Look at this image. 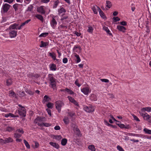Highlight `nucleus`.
<instances>
[{"instance_id": "nucleus-21", "label": "nucleus", "mask_w": 151, "mask_h": 151, "mask_svg": "<svg viewBox=\"0 0 151 151\" xmlns=\"http://www.w3.org/2000/svg\"><path fill=\"white\" fill-rule=\"evenodd\" d=\"M50 99V98H49L47 96L45 95L44 97L42 102L43 103H45L46 102L49 101Z\"/></svg>"}, {"instance_id": "nucleus-55", "label": "nucleus", "mask_w": 151, "mask_h": 151, "mask_svg": "<svg viewBox=\"0 0 151 151\" xmlns=\"http://www.w3.org/2000/svg\"><path fill=\"white\" fill-rule=\"evenodd\" d=\"M0 143L2 145L6 144V142H5V139H0Z\"/></svg>"}, {"instance_id": "nucleus-35", "label": "nucleus", "mask_w": 151, "mask_h": 151, "mask_svg": "<svg viewBox=\"0 0 151 151\" xmlns=\"http://www.w3.org/2000/svg\"><path fill=\"white\" fill-rule=\"evenodd\" d=\"M39 122H45L46 121V119L45 117L37 116Z\"/></svg>"}, {"instance_id": "nucleus-50", "label": "nucleus", "mask_w": 151, "mask_h": 151, "mask_svg": "<svg viewBox=\"0 0 151 151\" xmlns=\"http://www.w3.org/2000/svg\"><path fill=\"white\" fill-rule=\"evenodd\" d=\"M16 132H20V133H22V134H23V133L24 132V131H23V129H17L16 130Z\"/></svg>"}, {"instance_id": "nucleus-22", "label": "nucleus", "mask_w": 151, "mask_h": 151, "mask_svg": "<svg viewBox=\"0 0 151 151\" xmlns=\"http://www.w3.org/2000/svg\"><path fill=\"white\" fill-rule=\"evenodd\" d=\"M90 99L91 100L93 101H96L97 99L96 96L94 94H92L91 95L90 97Z\"/></svg>"}, {"instance_id": "nucleus-18", "label": "nucleus", "mask_w": 151, "mask_h": 151, "mask_svg": "<svg viewBox=\"0 0 151 151\" xmlns=\"http://www.w3.org/2000/svg\"><path fill=\"white\" fill-rule=\"evenodd\" d=\"M13 141V139L10 137H9L8 138H6L5 139V142H6V144L12 142Z\"/></svg>"}, {"instance_id": "nucleus-7", "label": "nucleus", "mask_w": 151, "mask_h": 151, "mask_svg": "<svg viewBox=\"0 0 151 151\" xmlns=\"http://www.w3.org/2000/svg\"><path fill=\"white\" fill-rule=\"evenodd\" d=\"M83 109L86 111L88 113L93 112L94 111V109L92 106H85L84 107Z\"/></svg>"}, {"instance_id": "nucleus-38", "label": "nucleus", "mask_w": 151, "mask_h": 151, "mask_svg": "<svg viewBox=\"0 0 151 151\" xmlns=\"http://www.w3.org/2000/svg\"><path fill=\"white\" fill-rule=\"evenodd\" d=\"M48 35V32H44L41 34L40 35H39V37H45L47 36Z\"/></svg>"}, {"instance_id": "nucleus-48", "label": "nucleus", "mask_w": 151, "mask_h": 151, "mask_svg": "<svg viewBox=\"0 0 151 151\" xmlns=\"http://www.w3.org/2000/svg\"><path fill=\"white\" fill-rule=\"evenodd\" d=\"M132 116L134 118V119L136 120L137 122H139L140 121V120L139 119V118L137 117V116H135L134 114L132 115Z\"/></svg>"}, {"instance_id": "nucleus-58", "label": "nucleus", "mask_w": 151, "mask_h": 151, "mask_svg": "<svg viewBox=\"0 0 151 151\" xmlns=\"http://www.w3.org/2000/svg\"><path fill=\"white\" fill-rule=\"evenodd\" d=\"M78 79H77L75 82V84L78 87H80L81 85L79 84L78 83Z\"/></svg>"}, {"instance_id": "nucleus-53", "label": "nucleus", "mask_w": 151, "mask_h": 151, "mask_svg": "<svg viewBox=\"0 0 151 151\" xmlns=\"http://www.w3.org/2000/svg\"><path fill=\"white\" fill-rule=\"evenodd\" d=\"M100 80L102 82L105 83H108L109 82V80L106 79H101Z\"/></svg>"}, {"instance_id": "nucleus-39", "label": "nucleus", "mask_w": 151, "mask_h": 151, "mask_svg": "<svg viewBox=\"0 0 151 151\" xmlns=\"http://www.w3.org/2000/svg\"><path fill=\"white\" fill-rule=\"evenodd\" d=\"M144 116V118L145 120L149 121L150 119V116L148 115L147 113H146V115Z\"/></svg>"}, {"instance_id": "nucleus-47", "label": "nucleus", "mask_w": 151, "mask_h": 151, "mask_svg": "<svg viewBox=\"0 0 151 151\" xmlns=\"http://www.w3.org/2000/svg\"><path fill=\"white\" fill-rule=\"evenodd\" d=\"M121 123L117 124V125H118L121 128L123 129L125 127V125L123 124H121Z\"/></svg>"}, {"instance_id": "nucleus-37", "label": "nucleus", "mask_w": 151, "mask_h": 151, "mask_svg": "<svg viewBox=\"0 0 151 151\" xmlns=\"http://www.w3.org/2000/svg\"><path fill=\"white\" fill-rule=\"evenodd\" d=\"M144 131L145 132L148 134H151V130L147 128H144L143 129Z\"/></svg>"}, {"instance_id": "nucleus-34", "label": "nucleus", "mask_w": 151, "mask_h": 151, "mask_svg": "<svg viewBox=\"0 0 151 151\" xmlns=\"http://www.w3.org/2000/svg\"><path fill=\"white\" fill-rule=\"evenodd\" d=\"M6 85L7 86H9L12 83V81L11 78L7 79L6 81Z\"/></svg>"}, {"instance_id": "nucleus-2", "label": "nucleus", "mask_w": 151, "mask_h": 151, "mask_svg": "<svg viewBox=\"0 0 151 151\" xmlns=\"http://www.w3.org/2000/svg\"><path fill=\"white\" fill-rule=\"evenodd\" d=\"M58 17L57 16H53L50 21V23L51 27L53 29H55L56 26L57 22L56 19H58Z\"/></svg>"}, {"instance_id": "nucleus-24", "label": "nucleus", "mask_w": 151, "mask_h": 151, "mask_svg": "<svg viewBox=\"0 0 151 151\" xmlns=\"http://www.w3.org/2000/svg\"><path fill=\"white\" fill-rule=\"evenodd\" d=\"M35 16L36 18L40 20L42 22H43L44 19L42 15L40 14H37L35 15Z\"/></svg>"}, {"instance_id": "nucleus-19", "label": "nucleus", "mask_w": 151, "mask_h": 151, "mask_svg": "<svg viewBox=\"0 0 151 151\" xmlns=\"http://www.w3.org/2000/svg\"><path fill=\"white\" fill-rule=\"evenodd\" d=\"M9 92L10 96L16 98H17V95L14 91L11 90L9 91Z\"/></svg>"}, {"instance_id": "nucleus-20", "label": "nucleus", "mask_w": 151, "mask_h": 151, "mask_svg": "<svg viewBox=\"0 0 151 151\" xmlns=\"http://www.w3.org/2000/svg\"><path fill=\"white\" fill-rule=\"evenodd\" d=\"M103 29L104 30H105L107 32V33L109 35H112L110 31L107 27L105 26H103Z\"/></svg>"}, {"instance_id": "nucleus-36", "label": "nucleus", "mask_w": 151, "mask_h": 151, "mask_svg": "<svg viewBox=\"0 0 151 151\" xmlns=\"http://www.w3.org/2000/svg\"><path fill=\"white\" fill-rule=\"evenodd\" d=\"M59 3V1L58 0H57V1H54L53 6V8L54 9L56 8L57 7Z\"/></svg>"}, {"instance_id": "nucleus-12", "label": "nucleus", "mask_w": 151, "mask_h": 151, "mask_svg": "<svg viewBox=\"0 0 151 151\" xmlns=\"http://www.w3.org/2000/svg\"><path fill=\"white\" fill-rule=\"evenodd\" d=\"M66 10L63 7H61L58 10V14L59 15H64L66 12Z\"/></svg>"}, {"instance_id": "nucleus-63", "label": "nucleus", "mask_w": 151, "mask_h": 151, "mask_svg": "<svg viewBox=\"0 0 151 151\" xmlns=\"http://www.w3.org/2000/svg\"><path fill=\"white\" fill-rule=\"evenodd\" d=\"M80 47H79L78 46H75L73 48V50L74 51H75L76 52H77V50H76V49L77 48H79V49H80Z\"/></svg>"}, {"instance_id": "nucleus-31", "label": "nucleus", "mask_w": 151, "mask_h": 151, "mask_svg": "<svg viewBox=\"0 0 151 151\" xmlns=\"http://www.w3.org/2000/svg\"><path fill=\"white\" fill-rule=\"evenodd\" d=\"M14 130V128L11 127H7L6 128V131L9 132H11Z\"/></svg>"}, {"instance_id": "nucleus-16", "label": "nucleus", "mask_w": 151, "mask_h": 151, "mask_svg": "<svg viewBox=\"0 0 151 151\" xmlns=\"http://www.w3.org/2000/svg\"><path fill=\"white\" fill-rule=\"evenodd\" d=\"M117 29L119 31L124 32L126 30V29L125 27L121 25H118L117 26Z\"/></svg>"}, {"instance_id": "nucleus-60", "label": "nucleus", "mask_w": 151, "mask_h": 151, "mask_svg": "<svg viewBox=\"0 0 151 151\" xmlns=\"http://www.w3.org/2000/svg\"><path fill=\"white\" fill-rule=\"evenodd\" d=\"M13 1L14 0H4V2H6L9 4L12 3Z\"/></svg>"}, {"instance_id": "nucleus-25", "label": "nucleus", "mask_w": 151, "mask_h": 151, "mask_svg": "<svg viewBox=\"0 0 151 151\" xmlns=\"http://www.w3.org/2000/svg\"><path fill=\"white\" fill-rule=\"evenodd\" d=\"M74 56L76 59V63H79L81 61V60L79 55L76 53H75L74 54Z\"/></svg>"}, {"instance_id": "nucleus-61", "label": "nucleus", "mask_w": 151, "mask_h": 151, "mask_svg": "<svg viewBox=\"0 0 151 151\" xmlns=\"http://www.w3.org/2000/svg\"><path fill=\"white\" fill-rule=\"evenodd\" d=\"M68 61V59L67 58H64L63 60V62L64 63H66Z\"/></svg>"}, {"instance_id": "nucleus-17", "label": "nucleus", "mask_w": 151, "mask_h": 151, "mask_svg": "<svg viewBox=\"0 0 151 151\" xmlns=\"http://www.w3.org/2000/svg\"><path fill=\"white\" fill-rule=\"evenodd\" d=\"M49 144L56 149H58L60 147L59 145L56 142H51L49 143Z\"/></svg>"}, {"instance_id": "nucleus-32", "label": "nucleus", "mask_w": 151, "mask_h": 151, "mask_svg": "<svg viewBox=\"0 0 151 151\" xmlns=\"http://www.w3.org/2000/svg\"><path fill=\"white\" fill-rule=\"evenodd\" d=\"M67 142V140L66 138H64L61 141V144L63 146L65 145Z\"/></svg>"}, {"instance_id": "nucleus-44", "label": "nucleus", "mask_w": 151, "mask_h": 151, "mask_svg": "<svg viewBox=\"0 0 151 151\" xmlns=\"http://www.w3.org/2000/svg\"><path fill=\"white\" fill-rule=\"evenodd\" d=\"M99 12L100 16L103 18H104L105 17V16L104 15V13L101 9L99 10Z\"/></svg>"}, {"instance_id": "nucleus-54", "label": "nucleus", "mask_w": 151, "mask_h": 151, "mask_svg": "<svg viewBox=\"0 0 151 151\" xmlns=\"http://www.w3.org/2000/svg\"><path fill=\"white\" fill-rule=\"evenodd\" d=\"M50 1V0H40L41 2L45 4L48 3Z\"/></svg>"}, {"instance_id": "nucleus-46", "label": "nucleus", "mask_w": 151, "mask_h": 151, "mask_svg": "<svg viewBox=\"0 0 151 151\" xmlns=\"http://www.w3.org/2000/svg\"><path fill=\"white\" fill-rule=\"evenodd\" d=\"M88 32L90 33H92L93 30V28L92 27H88Z\"/></svg>"}, {"instance_id": "nucleus-26", "label": "nucleus", "mask_w": 151, "mask_h": 151, "mask_svg": "<svg viewBox=\"0 0 151 151\" xmlns=\"http://www.w3.org/2000/svg\"><path fill=\"white\" fill-rule=\"evenodd\" d=\"M49 55L51 56L54 60H56V55L55 53L54 52L52 53L50 52L49 53Z\"/></svg>"}, {"instance_id": "nucleus-64", "label": "nucleus", "mask_w": 151, "mask_h": 151, "mask_svg": "<svg viewBox=\"0 0 151 151\" xmlns=\"http://www.w3.org/2000/svg\"><path fill=\"white\" fill-rule=\"evenodd\" d=\"M27 92V93L31 95H33L34 94V92L31 91H28Z\"/></svg>"}, {"instance_id": "nucleus-8", "label": "nucleus", "mask_w": 151, "mask_h": 151, "mask_svg": "<svg viewBox=\"0 0 151 151\" xmlns=\"http://www.w3.org/2000/svg\"><path fill=\"white\" fill-rule=\"evenodd\" d=\"M19 24L17 23H15L11 25L9 27L8 29L9 30H15V29H18L17 26Z\"/></svg>"}, {"instance_id": "nucleus-42", "label": "nucleus", "mask_w": 151, "mask_h": 151, "mask_svg": "<svg viewBox=\"0 0 151 151\" xmlns=\"http://www.w3.org/2000/svg\"><path fill=\"white\" fill-rule=\"evenodd\" d=\"M65 91L70 94H74V93L73 91L68 88H65Z\"/></svg>"}, {"instance_id": "nucleus-52", "label": "nucleus", "mask_w": 151, "mask_h": 151, "mask_svg": "<svg viewBox=\"0 0 151 151\" xmlns=\"http://www.w3.org/2000/svg\"><path fill=\"white\" fill-rule=\"evenodd\" d=\"M43 124V126L46 127H48L51 126V124L49 123H48L46 122H44V123L42 124Z\"/></svg>"}, {"instance_id": "nucleus-40", "label": "nucleus", "mask_w": 151, "mask_h": 151, "mask_svg": "<svg viewBox=\"0 0 151 151\" xmlns=\"http://www.w3.org/2000/svg\"><path fill=\"white\" fill-rule=\"evenodd\" d=\"M24 143L27 149H30V146L28 143V142L26 141L25 139L24 140Z\"/></svg>"}, {"instance_id": "nucleus-15", "label": "nucleus", "mask_w": 151, "mask_h": 151, "mask_svg": "<svg viewBox=\"0 0 151 151\" xmlns=\"http://www.w3.org/2000/svg\"><path fill=\"white\" fill-rule=\"evenodd\" d=\"M49 67L50 70L52 71H55L57 69L56 65L54 63L50 65Z\"/></svg>"}, {"instance_id": "nucleus-13", "label": "nucleus", "mask_w": 151, "mask_h": 151, "mask_svg": "<svg viewBox=\"0 0 151 151\" xmlns=\"http://www.w3.org/2000/svg\"><path fill=\"white\" fill-rule=\"evenodd\" d=\"M30 21H31V19H29L27 20L25 22L22 23L21 24V25L19 27H18L17 29H19V30H20V29H21L22 28H23L24 27V26L26 24H28Z\"/></svg>"}, {"instance_id": "nucleus-27", "label": "nucleus", "mask_w": 151, "mask_h": 151, "mask_svg": "<svg viewBox=\"0 0 151 151\" xmlns=\"http://www.w3.org/2000/svg\"><path fill=\"white\" fill-rule=\"evenodd\" d=\"M106 7L108 8H110L112 5L111 2L109 1H106Z\"/></svg>"}, {"instance_id": "nucleus-23", "label": "nucleus", "mask_w": 151, "mask_h": 151, "mask_svg": "<svg viewBox=\"0 0 151 151\" xmlns=\"http://www.w3.org/2000/svg\"><path fill=\"white\" fill-rule=\"evenodd\" d=\"M48 43L47 42H44L43 41L41 42V44L40 45V47H44L48 45Z\"/></svg>"}, {"instance_id": "nucleus-33", "label": "nucleus", "mask_w": 151, "mask_h": 151, "mask_svg": "<svg viewBox=\"0 0 151 151\" xmlns=\"http://www.w3.org/2000/svg\"><path fill=\"white\" fill-rule=\"evenodd\" d=\"M64 122L66 124H68L69 122V120L68 117H65L63 119Z\"/></svg>"}, {"instance_id": "nucleus-41", "label": "nucleus", "mask_w": 151, "mask_h": 151, "mask_svg": "<svg viewBox=\"0 0 151 151\" xmlns=\"http://www.w3.org/2000/svg\"><path fill=\"white\" fill-rule=\"evenodd\" d=\"M14 135V137L15 138H19L22 136V134L17 133H15Z\"/></svg>"}, {"instance_id": "nucleus-11", "label": "nucleus", "mask_w": 151, "mask_h": 151, "mask_svg": "<svg viewBox=\"0 0 151 151\" xmlns=\"http://www.w3.org/2000/svg\"><path fill=\"white\" fill-rule=\"evenodd\" d=\"M22 6L23 5L22 4H16L13 5V7L15 11H17L19 9L22 7Z\"/></svg>"}, {"instance_id": "nucleus-43", "label": "nucleus", "mask_w": 151, "mask_h": 151, "mask_svg": "<svg viewBox=\"0 0 151 151\" xmlns=\"http://www.w3.org/2000/svg\"><path fill=\"white\" fill-rule=\"evenodd\" d=\"M53 104L51 102H49L47 104V106L49 108L52 109L53 106Z\"/></svg>"}, {"instance_id": "nucleus-57", "label": "nucleus", "mask_w": 151, "mask_h": 151, "mask_svg": "<svg viewBox=\"0 0 151 151\" xmlns=\"http://www.w3.org/2000/svg\"><path fill=\"white\" fill-rule=\"evenodd\" d=\"M68 114L70 116L72 117L73 116L75 115V113L73 112H68Z\"/></svg>"}, {"instance_id": "nucleus-49", "label": "nucleus", "mask_w": 151, "mask_h": 151, "mask_svg": "<svg viewBox=\"0 0 151 151\" xmlns=\"http://www.w3.org/2000/svg\"><path fill=\"white\" fill-rule=\"evenodd\" d=\"M68 98L69 101L72 103L75 100L74 98L70 96H68Z\"/></svg>"}, {"instance_id": "nucleus-51", "label": "nucleus", "mask_w": 151, "mask_h": 151, "mask_svg": "<svg viewBox=\"0 0 151 151\" xmlns=\"http://www.w3.org/2000/svg\"><path fill=\"white\" fill-rule=\"evenodd\" d=\"M117 149L119 151H124L123 148L119 145H118L117 147Z\"/></svg>"}, {"instance_id": "nucleus-30", "label": "nucleus", "mask_w": 151, "mask_h": 151, "mask_svg": "<svg viewBox=\"0 0 151 151\" xmlns=\"http://www.w3.org/2000/svg\"><path fill=\"white\" fill-rule=\"evenodd\" d=\"M88 148L91 151H95L96 148L93 145H89L88 146Z\"/></svg>"}, {"instance_id": "nucleus-45", "label": "nucleus", "mask_w": 151, "mask_h": 151, "mask_svg": "<svg viewBox=\"0 0 151 151\" xmlns=\"http://www.w3.org/2000/svg\"><path fill=\"white\" fill-rule=\"evenodd\" d=\"M33 7L32 5H29L27 10V11H31L33 9Z\"/></svg>"}, {"instance_id": "nucleus-5", "label": "nucleus", "mask_w": 151, "mask_h": 151, "mask_svg": "<svg viewBox=\"0 0 151 151\" xmlns=\"http://www.w3.org/2000/svg\"><path fill=\"white\" fill-rule=\"evenodd\" d=\"M11 6L8 4H3L2 7V11L4 13L7 12Z\"/></svg>"}, {"instance_id": "nucleus-59", "label": "nucleus", "mask_w": 151, "mask_h": 151, "mask_svg": "<svg viewBox=\"0 0 151 151\" xmlns=\"http://www.w3.org/2000/svg\"><path fill=\"white\" fill-rule=\"evenodd\" d=\"M34 142L35 144V148H37L39 146V144L36 141H35Z\"/></svg>"}, {"instance_id": "nucleus-6", "label": "nucleus", "mask_w": 151, "mask_h": 151, "mask_svg": "<svg viewBox=\"0 0 151 151\" xmlns=\"http://www.w3.org/2000/svg\"><path fill=\"white\" fill-rule=\"evenodd\" d=\"M17 31L15 30H9V37L11 38H14L17 35Z\"/></svg>"}, {"instance_id": "nucleus-3", "label": "nucleus", "mask_w": 151, "mask_h": 151, "mask_svg": "<svg viewBox=\"0 0 151 151\" xmlns=\"http://www.w3.org/2000/svg\"><path fill=\"white\" fill-rule=\"evenodd\" d=\"M55 107L56 109L58 110L59 113H60L61 107L64 106V104L62 101H58L55 102Z\"/></svg>"}, {"instance_id": "nucleus-62", "label": "nucleus", "mask_w": 151, "mask_h": 151, "mask_svg": "<svg viewBox=\"0 0 151 151\" xmlns=\"http://www.w3.org/2000/svg\"><path fill=\"white\" fill-rule=\"evenodd\" d=\"M46 110L47 111V112L49 115L50 116L51 115V110L49 109H46Z\"/></svg>"}, {"instance_id": "nucleus-1", "label": "nucleus", "mask_w": 151, "mask_h": 151, "mask_svg": "<svg viewBox=\"0 0 151 151\" xmlns=\"http://www.w3.org/2000/svg\"><path fill=\"white\" fill-rule=\"evenodd\" d=\"M18 106L21 109H18L17 110V112L18 114H19V115L22 117H24L26 115V110L25 108L21 105L19 104Z\"/></svg>"}, {"instance_id": "nucleus-10", "label": "nucleus", "mask_w": 151, "mask_h": 151, "mask_svg": "<svg viewBox=\"0 0 151 151\" xmlns=\"http://www.w3.org/2000/svg\"><path fill=\"white\" fill-rule=\"evenodd\" d=\"M81 91L84 94L87 95L88 93L90 92L89 88L87 87H85L81 89Z\"/></svg>"}, {"instance_id": "nucleus-14", "label": "nucleus", "mask_w": 151, "mask_h": 151, "mask_svg": "<svg viewBox=\"0 0 151 151\" xmlns=\"http://www.w3.org/2000/svg\"><path fill=\"white\" fill-rule=\"evenodd\" d=\"M92 9L95 14H97L98 11L99 12V10L100 9V8L96 5L93 6L92 7Z\"/></svg>"}, {"instance_id": "nucleus-9", "label": "nucleus", "mask_w": 151, "mask_h": 151, "mask_svg": "<svg viewBox=\"0 0 151 151\" xmlns=\"http://www.w3.org/2000/svg\"><path fill=\"white\" fill-rule=\"evenodd\" d=\"M44 8V6H41L37 8V11L40 14H44L45 13V11Z\"/></svg>"}, {"instance_id": "nucleus-4", "label": "nucleus", "mask_w": 151, "mask_h": 151, "mask_svg": "<svg viewBox=\"0 0 151 151\" xmlns=\"http://www.w3.org/2000/svg\"><path fill=\"white\" fill-rule=\"evenodd\" d=\"M50 85L51 87L54 90L56 89V82L55 79L53 77H51L50 78Z\"/></svg>"}, {"instance_id": "nucleus-56", "label": "nucleus", "mask_w": 151, "mask_h": 151, "mask_svg": "<svg viewBox=\"0 0 151 151\" xmlns=\"http://www.w3.org/2000/svg\"><path fill=\"white\" fill-rule=\"evenodd\" d=\"M9 115H10V116L12 118H15L19 117V116L18 115H14V114L11 113H10V114Z\"/></svg>"}, {"instance_id": "nucleus-29", "label": "nucleus", "mask_w": 151, "mask_h": 151, "mask_svg": "<svg viewBox=\"0 0 151 151\" xmlns=\"http://www.w3.org/2000/svg\"><path fill=\"white\" fill-rule=\"evenodd\" d=\"M142 110L143 111H147L148 112L151 111V107H150L143 108L142 109Z\"/></svg>"}, {"instance_id": "nucleus-28", "label": "nucleus", "mask_w": 151, "mask_h": 151, "mask_svg": "<svg viewBox=\"0 0 151 151\" xmlns=\"http://www.w3.org/2000/svg\"><path fill=\"white\" fill-rule=\"evenodd\" d=\"M52 137L53 139H55L58 140H60L62 138L61 136L60 135H52Z\"/></svg>"}]
</instances>
